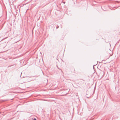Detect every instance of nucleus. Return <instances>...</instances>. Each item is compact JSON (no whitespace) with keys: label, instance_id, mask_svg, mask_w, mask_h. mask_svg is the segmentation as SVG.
Returning <instances> with one entry per match:
<instances>
[{"label":"nucleus","instance_id":"1","mask_svg":"<svg viewBox=\"0 0 120 120\" xmlns=\"http://www.w3.org/2000/svg\"><path fill=\"white\" fill-rule=\"evenodd\" d=\"M79 80H78V83L80 85H82L84 83V80L81 79H79Z\"/></svg>","mask_w":120,"mask_h":120},{"label":"nucleus","instance_id":"2","mask_svg":"<svg viewBox=\"0 0 120 120\" xmlns=\"http://www.w3.org/2000/svg\"><path fill=\"white\" fill-rule=\"evenodd\" d=\"M59 27V26L58 25H57V27H56V28L57 29V28H58Z\"/></svg>","mask_w":120,"mask_h":120},{"label":"nucleus","instance_id":"3","mask_svg":"<svg viewBox=\"0 0 120 120\" xmlns=\"http://www.w3.org/2000/svg\"><path fill=\"white\" fill-rule=\"evenodd\" d=\"M60 26L61 28H62V25H60Z\"/></svg>","mask_w":120,"mask_h":120},{"label":"nucleus","instance_id":"4","mask_svg":"<svg viewBox=\"0 0 120 120\" xmlns=\"http://www.w3.org/2000/svg\"><path fill=\"white\" fill-rule=\"evenodd\" d=\"M33 120H37L35 118H34V119H33Z\"/></svg>","mask_w":120,"mask_h":120},{"label":"nucleus","instance_id":"5","mask_svg":"<svg viewBox=\"0 0 120 120\" xmlns=\"http://www.w3.org/2000/svg\"><path fill=\"white\" fill-rule=\"evenodd\" d=\"M7 38V37H6V38H5L4 39H5V38Z\"/></svg>","mask_w":120,"mask_h":120}]
</instances>
